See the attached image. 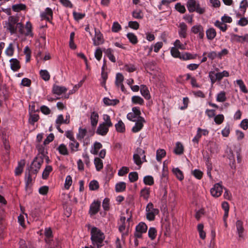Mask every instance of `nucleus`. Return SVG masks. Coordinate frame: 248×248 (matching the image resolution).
I'll use <instances>...</instances> for the list:
<instances>
[{"label":"nucleus","mask_w":248,"mask_h":248,"mask_svg":"<svg viewBox=\"0 0 248 248\" xmlns=\"http://www.w3.org/2000/svg\"><path fill=\"white\" fill-rule=\"evenodd\" d=\"M105 239L104 233L96 227L91 230V240L93 245H103Z\"/></svg>","instance_id":"obj_1"},{"label":"nucleus","mask_w":248,"mask_h":248,"mask_svg":"<svg viewBox=\"0 0 248 248\" xmlns=\"http://www.w3.org/2000/svg\"><path fill=\"white\" fill-rule=\"evenodd\" d=\"M186 6L189 12H196L199 14H203L205 9L200 6L199 2L196 0H188L186 3Z\"/></svg>","instance_id":"obj_2"},{"label":"nucleus","mask_w":248,"mask_h":248,"mask_svg":"<svg viewBox=\"0 0 248 248\" xmlns=\"http://www.w3.org/2000/svg\"><path fill=\"white\" fill-rule=\"evenodd\" d=\"M133 160L134 163L139 166H140L143 162H146L144 150L138 148L133 155Z\"/></svg>","instance_id":"obj_3"},{"label":"nucleus","mask_w":248,"mask_h":248,"mask_svg":"<svg viewBox=\"0 0 248 248\" xmlns=\"http://www.w3.org/2000/svg\"><path fill=\"white\" fill-rule=\"evenodd\" d=\"M141 112L140 108L134 107L132 108V112H129L127 115V118L133 122H137L139 120L144 121V119L140 116Z\"/></svg>","instance_id":"obj_4"},{"label":"nucleus","mask_w":248,"mask_h":248,"mask_svg":"<svg viewBox=\"0 0 248 248\" xmlns=\"http://www.w3.org/2000/svg\"><path fill=\"white\" fill-rule=\"evenodd\" d=\"M146 218L150 221L154 220L155 218V215L158 213V210L154 207V205L152 202H149L146 207Z\"/></svg>","instance_id":"obj_5"},{"label":"nucleus","mask_w":248,"mask_h":248,"mask_svg":"<svg viewBox=\"0 0 248 248\" xmlns=\"http://www.w3.org/2000/svg\"><path fill=\"white\" fill-rule=\"evenodd\" d=\"M170 52L173 57L175 58H180V59L184 60L193 59L195 58V56H193L192 54L188 53H186L181 55L178 49L175 47H172L171 48Z\"/></svg>","instance_id":"obj_6"},{"label":"nucleus","mask_w":248,"mask_h":248,"mask_svg":"<svg viewBox=\"0 0 248 248\" xmlns=\"http://www.w3.org/2000/svg\"><path fill=\"white\" fill-rule=\"evenodd\" d=\"M43 158L37 156L33 160L31 165V170L32 172L36 174L40 170L41 166L43 163Z\"/></svg>","instance_id":"obj_7"},{"label":"nucleus","mask_w":248,"mask_h":248,"mask_svg":"<svg viewBox=\"0 0 248 248\" xmlns=\"http://www.w3.org/2000/svg\"><path fill=\"white\" fill-rule=\"evenodd\" d=\"M147 230V226L143 222H140L136 227V232L135 236L136 238H141L142 234L146 232Z\"/></svg>","instance_id":"obj_8"},{"label":"nucleus","mask_w":248,"mask_h":248,"mask_svg":"<svg viewBox=\"0 0 248 248\" xmlns=\"http://www.w3.org/2000/svg\"><path fill=\"white\" fill-rule=\"evenodd\" d=\"M223 191V186L220 184V183H217L210 190V192L212 196L214 197H219Z\"/></svg>","instance_id":"obj_9"},{"label":"nucleus","mask_w":248,"mask_h":248,"mask_svg":"<svg viewBox=\"0 0 248 248\" xmlns=\"http://www.w3.org/2000/svg\"><path fill=\"white\" fill-rule=\"evenodd\" d=\"M93 45L98 46L104 42L103 35L98 30L95 29V37L93 38Z\"/></svg>","instance_id":"obj_10"},{"label":"nucleus","mask_w":248,"mask_h":248,"mask_svg":"<svg viewBox=\"0 0 248 248\" xmlns=\"http://www.w3.org/2000/svg\"><path fill=\"white\" fill-rule=\"evenodd\" d=\"M191 31L194 34H198V36L200 39H202L204 37V30L202 26L201 25L194 26L191 28Z\"/></svg>","instance_id":"obj_11"},{"label":"nucleus","mask_w":248,"mask_h":248,"mask_svg":"<svg viewBox=\"0 0 248 248\" xmlns=\"http://www.w3.org/2000/svg\"><path fill=\"white\" fill-rule=\"evenodd\" d=\"M108 126L104 125V124H101L98 127L96 132L98 135L105 136L108 132Z\"/></svg>","instance_id":"obj_12"},{"label":"nucleus","mask_w":248,"mask_h":248,"mask_svg":"<svg viewBox=\"0 0 248 248\" xmlns=\"http://www.w3.org/2000/svg\"><path fill=\"white\" fill-rule=\"evenodd\" d=\"M100 206V202H94L90 206V213L91 215H95L98 211Z\"/></svg>","instance_id":"obj_13"},{"label":"nucleus","mask_w":248,"mask_h":248,"mask_svg":"<svg viewBox=\"0 0 248 248\" xmlns=\"http://www.w3.org/2000/svg\"><path fill=\"white\" fill-rule=\"evenodd\" d=\"M67 89L63 86H60L58 85H54L52 89V92L54 94L61 95L62 93H65Z\"/></svg>","instance_id":"obj_14"},{"label":"nucleus","mask_w":248,"mask_h":248,"mask_svg":"<svg viewBox=\"0 0 248 248\" xmlns=\"http://www.w3.org/2000/svg\"><path fill=\"white\" fill-rule=\"evenodd\" d=\"M99 116L97 112L95 111H93L91 113L90 120H91V124L92 126L93 127H95L98 121Z\"/></svg>","instance_id":"obj_15"},{"label":"nucleus","mask_w":248,"mask_h":248,"mask_svg":"<svg viewBox=\"0 0 248 248\" xmlns=\"http://www.w3.org/2000/svg\"><path fill=\"white\" fill-rule=\"evenodd\" d=\"M140 93L146 99H149L150 95L147 87L144 85H141L140 88Z\"/></svg>","instance_id":"obj_16"},{"label":"nucleus","mask_w":248,"mask_h":248,"mask_svg":"<svg viewBox=\"0 0 248 248\" xmlns=\"http://www.w3.org/2000/svg\"><path fill=\"white\" fill-rule=\"evenodd\" d=\"M179 27L180 28V30L179 31V35L183 38H186V36L187 30L186 25L184 22L181 23Z\"/></svg>","instance_id":"obj_17"},{"label":"nucleus","mask_w":248,"mask_h":248,"mask_svg":"<svg viewBox=\"0 0 248 248\" xmlns=\"http://www.w3.org/2000/svg\"><path fill=\"white\" fill-rule=\"evenodd\" d=\"M45 145L43 144H38L36 146V149L38 152L37 156H39L40 158H44L46 157V151L45 148Z\"/></svg>","instance_id":"obj_18"},{"label":"nucleus","mask_w":248,"mask_h":248,"mask_svg":"<svg viewBox=\"0 0 248 248\" xmlns=\"http://www.w3.org/2000/svg\"><path fill=\"white\" fill-rule=\"evenodd\" d=\"M11 68L14 71H17L20 68V66L19 64V61L16 59H11L10 60Z\"/></svg>","instance_id":"obj_19"},{"label":"nucleus","mask_w":248,"mask_h":248,"mask_svg":"<svg viewBox=\"0 0 248 248\" xmlns=\"http://www.w3.org/2000/svg\"><path fill=\"white\" fill-rule=\"evenodd\" d=\"M135 122L136 124L132 129V131L134 133H137L140 131L142 128L143 126V123H145V121H141L140 120H139L138 121Z\"/></svg>","instance_id":"obj_20"},{"label":"nucleus","mask_w":248,"mask_h":248,"mask_svg":"<svg viewBox=\"0 0 248 248\" xmlns=\"http://www.w3.org/2000/svg\"><path fill=\"white\" fill-rule=\"evenodd\" d=\"M246 39L245 36H239L235 34L231 35V41L233 42H244Z\"/></svg>","instance_id":"obj_21"},{"label":"nucleus","mask_w":248,"mask_h":248,"mask_svg":"<svg viewBox=\"0 0 248 248\" xmlns=\"http://www.w3.org/2000/svg\"><path fill=\"white\" fill-rule=\"evenodd\" d=\"M236 227L239 237H242L244 231L242 222L240 220H237L236 222Z\"/></svg>","instance_id":"obj_22"},{"label":"nucleus","mask_w":248,"mask_h":248,"mask_svg":"<svg viewBox=\"0 0 248 248\" xmlns=\"http://www.w3.org/2000/svg\"><path fill=\"white\" fill-rule=\"evenodd\" d=\"M207 38L210 40H213L216 36V31L214 28H210L206 31Z\"/></svg>","instance_id":"obj_23"},{"label":"nucleus","mask_w":248,"mask_h":248,"mask_svg":"<svg viewBox=\"0 0 248 248\" xmlns=\"http://www.w3.org/2000/svg\"><path fill=\"white\" fill-rule=\"evenodd\" d=\"M103 102L106 105L114 106L117 104L119 101L118 99H110L108 98L105 97L103 99Z\"/></svg>","instance_id":"obj_24"},{"label":"nucleus","mask_w":248,"mask_h":248,"mask_svg":"<svg viewBox=\"0 0 248 248\" xmlns=\"http://www.w3.org/2000/svg\"><path fill=\"white\" fill-rule=\"evenodd\" d=\"M41 16L43 18H46L47 20H49L52 16V10L49 8H47L46 9L45 12L41 14Z\"/></svg>","instance_id":"obj_25"},{"label":"nucleus","mask_w":248,"mask_h":248,"mask_svg":"<svg viewBox=\"0 0 248 248\" xmlns=\"http://www.w3.org/2000/svg\"><path fill=\"white\" fill-rule=\"evenodd\" d=\"M94 163L97 170H100L103 167V164L102 160L98 157H96L94 160Z\"/></svg>","instance_id":"obj_26"},{"label":"nucleus","mask_w":248,"mask_h":248,"mask_svg":"<svg viewBox=\"0 0 248 248\" xmlns=\"http://www.w3.org/2000/svg\"><path fill=\"white\" fill-rule=\"evenodd\" d=\"M79 145V144L78 142L75 139H74L73 140H71V142L69 143V147L72 152H76L78 151Z\"/></svg>","instance_id":"obj_27"},{"label":"nucleus","mask_w":248,"mask_h":248,"mask_svg":"<svg viewBox=\"0 0 248 248\" xmlns=\"http://www.w3.org/2000/svg\"><path fill=\"white\" fill-rule=\"evenodd\" d=\"M215 25L223 32L226 31L227 29V25L222 21L217 20L215 23Z\"/></svg>","instance_id":"obj_28"},{"label":"nucleus","mask_w":248,"mask_h":248,"mask_svg":"<svg viewBox=\"0 0 248 248\" xmlns=\"http://www.w3.org/2000/svg\"><path fill=\"white\" fill-rule=\"evenodd\" d=\"M124 80V77L123 75L121 73H117L116 76L115 85L117 87L121 84H123V81Z\"/></svg>","instance_id":"obj_29"},{"label":"nucleus","mask_w":248,"mask_h":248,"mask_svg":"<svg viewBox=\"0 0 248 248\" xmlns=\"http://www.w3.org/2000/svg\"><path fill=\"white\" fill-rule=\"evenodd\" d=\"M183 151L184 147L183 145L179 142H177L174 150V153L177 155H181L183 153Z\"/></svg>","instance_id":"obj_30"},{"label":"nucleus","mask_w":248,"mask_h":248,"mask_svg":"<svg viewBox=\"0 0 248 248\" xmlns=\"http://www.w3.org/2000/svg\"><path fill=\"white\" fill-rule=\"evenodd\" d=\"M115 126L116 129L118 132L121 133L124 132L125 126L124 123L121 120L119 121Z\"/></svg>","instance_id":"obj_31"},{"label":"nucleus","mask_w":248,"mask_h":248,"mask_svg":"<svg viewBox=\"0 0 248 248\" xmlns=\"http://www.w3.org/2000/svg\"><path fill=\"white\" fill-rule=\"evenodd\" d=\"M45 234L46 236L45 240L46 243H50L52 236V231L50 228L45 229Z\"/></svg>","instance_id":"obj_32"},{"label":"nucleus","mask_w":248,"mask_h":248,"mask_svg":"<svg viewBox=\"0 0 248 248\" xmlns=\"http://www.w3.org/2000/svg\"><path fill=\"white\" fill-rule=\"evenodd\" d=\"M126 188V184L124 182H120L115 186V190L116 192H122L125 190Z\"/></svg>","instance_id":"obj_33"},{"label":"nucleus","mask_w":248,"mask_h":248,"mask_svg":"<svg viewBox=\"0 0 248 248\" xmlns=\"http://www.w3.org/2000/svg\"><path fill=\"white\" fill-rule=\"evenodd\" d=\"M227 99L226 93L224 91H221L218 93L217 96V101L219 102H225Z\"/></svg>","instance_id":"obj_34"},{"label":"nucleus","mask_w":248,"mask_h":248,"mask_svg":"<svg viewBox=\"0 0 248 248\" xmlns=\"http://www.w3.org/2000/svg\"><path fill=\"white\" fill-rule=\"evenodd\" d=\"M104 52L111 62H116L115 58L112 53V50L110 48L104 49Z\"/></svg>","instance_id":"obj_35"},{"label":"nucleus","mask_w":248,"mask_h":248,"mask_svg":"<svg viewBox=\"0 0 248 248\" xmlns=\"http://www.w3.org/2000/svg\"><path fill=\"white\" fill-rule=\"evenodd\" d=\"M87 134V130L85 128H79L78 133L77 135V138L78 140H81Z\"/></svg>","instance_id":"obj_36"},{"label":"nucleus","mask_w":248,"mask_h":248,"mask_svg":"<svg viewBox=\"0 0 248 248\" xmlns=\"http://www.w3.org/2000/svg\"><path fill=\"white\" fill-rule=\"evenodd\" d=\"M104 122L102 123V124H104L108 126V127H111L112 126V123L110 121V116L107 114H104L103 116Z\"/></svg>","instance_id":"obj_37"},{"label":"nucleus","mask_w":248,"mask_h":248,"mask_svg":"<svg viewBox=\"0 0 248 248\" xmlns=\"http://www.w3.org/2000/svg\"><path fill=\"white\" fill-rule=\"evenodd\" d=\"M52 170V168L51 166H49V165L46 166L43 172L42 178L44 179H46L48 177L50 172Z\"/></svg>","instance_id":"obj_38"},{"label":"nucleus","mask_w":248,"mask_h":248,"mask_svg":"<svg viewBox=\"0 0 248 248\" xmlns=\"http://www.w3.org/2000/svg\"><path fill=\"white\" fill-rule=\"evenodd\" d=\"M132 102L135 104L142 105L144 103L143 99L139 96H133L132 97Z\"/></svg>","instance_id":"obj_39"},{"label":"nucleus","mask_w":248,"mask_h":248,"mask_svg":"<svg viewBox=\"0 0 248 248\" xmlns=\"http://www.w3.org/2000/svg\"><path fill=\"white\" fill-rule=\"evenodd\" d=\"M41 78L45 81H48L50 79V75L46 70H41L40 71Z\"/></svg>","instance_id":"obj_40"},{"label":"nucleus","mask_w":248,"mask_h":248,"mask_svg":"<svg viewBox=\"0 0 248 248\" xmlns=\"http://www.w3.org/2000/svg\"><path fill=\"white\" fill-rule=\"evenodd\" d=\"M59 153L62 155H67L68 152L66 146L63 144H61L58 148Z\"/></svg>","instance_id":"obj_41"},{"label":"nucleus","mask_w":248,"mask_h":248,"mask_svg":"<svg viewBox=\"0 0 248 248\" xmlns=\"http://www.w3.org/2000/svg\"><path fill=\"white\" fill-rule=\"evenodd\" d=\"M166 155V152L163 149L157 150L156 151V159L157 161H160L162 158Z\"/></svg>","instance_id":"obj_42"},{"label":"nucleus","mask_w":248,"mask_h":248,"mask_svg":"<svg viewBox=\"0 0 248 248\" xmlns=\"http://www.w3.org/2000/svg\"><path fill=\"white\" fill-rule=\"evenodd\" d=\"M172 171L179 180H182L184 179L183 173L178 168L173 169Z\"/></svg>","instance_id":"obj_43"},{"label":"nucleus","mask_w":248,"mask_h":248,"mask_svg":"<svg viewBox=\"0 0 248 248\" xmlns=\"http://www.w3.org/2000/svg\"><path fill=\"white\" fill-rule=\"evenodd\" d=\"M47 244L48 245L49 248H60V242L57 239L55 241L51 239L50 243Z\"/></svg>","instance_id":"obj_44"},{"label":"nucleus","mask_w":248,"mask_h":248,"mask_svg":"<svg viewBox=\"0 0 248 248\" xmlns=\"http://www.w3.org/2000/svg\"><path fill=\"white\" fill-rule=\"evenodd\" d=\"M127 37L129 41L133 44H136L138 42L137 36L133 33H128L127 34Z\"/></svg>","instance_id":"obj_45"},{"label":"nucleus","mask_w":248,"mask_h":248,"mask_svg":"<svg viewBox=\"0 0 248 248\" xmlns=\"http://www.w3.org/2000/svg\"><path fill=\"white\" fill-rule=\"evenodd\" d=\"M102 147L101 143L98 142H95L94 143V149L93 150L91 151V153L93 155H97L98 153V151L100 149H101Z\"/></svg>","instance_id":"obj_46"},{"label":"nucleus","mask_w":248,"mask_h":248,"mask_svg":"<svg viewBox=\"0 0 248 248\" xmlns=\"http://www.w3.org/2000/svg\"><path fill=\"white\" fill-rule=\"evenodd\" d=\"M39 118V116L37 114L30 113V116L29 118V122L31 124H34L35 122L38 121Z\"/></svg>","instance_id":"obj_47"},{"label":"nucleus","mask_w":248,"mask_h":248,"mask_svg":"<svg viewBox=\"0 0 248 248\" xmlns=\"http://www.w3.org/2000/svg\"><path fill=\"white\" fill-rule=\"evenodd\" d=\"M237 84L239 86L241 91L244 93H247L248 90L244 83V82L241 79H238L236 80Z\"/></svg>","instance_id":"obj_48"},{"label":"nucleus","mask_w":248,"mask_h":248,"mask_svg":"<svg viewBox=\"0 0 248 248\" xmlns=\"http://www.w3.org/2000/svg\"><path fill=\"white\" fill-rule=\"evenodd\" d=\"M25 8L26 6L23 4H15L12 6V9L15 12H19L25 9Z\"/></svg>","instance_id":"obj_49"},{"label":"nucleus","mask_w":248,"mask_h":248,"mask_svg":"<svg viewBox=\"0 0 248 248\" xmlns=\"http://www.w3.org/2000/svg\"><path fill=\"white\" fill-rule=\"evenodd\" d=\"M150 194L149 188H144L141 190L140 195L144 199L147 200Z\"/></svg>","instance_id":"obj_50"},{"label":"nucleus","mask_w":248,"mask_h":248,"mask_svg":"<svg viewBox=\"0 0 248 248\" xmlns=\"http://www.w3.org/2000/svg\"><path fill=\"white\" fill-rule=\"evenodd\" d=\"M129 179L131 182L136 181L138 179V174L137 172H132L129 174Z\"/></svg>","instance_id":"obj_51"},{"label":"nucleus","mask_w":248,"mask_h":248,"mask_svg":"<svg viewBox=\"0 0 248 248\" xmlns=\"http://www.w3.org/2000/svg\"><path fill=\"white\" fill-rule=\"evenodd\" d=\"M14 48L12 43L10 44L5 50V54L8 56H12L14 54Z\"/></svg>","instance_id":"obj_52"},{"label":"nucleus","mask_w":248,"mask_h":248,"mask_svg":"<svg viewBox=\"0 0 248 248\" xmlns=\"http://www.w3.org/2000/svg\"><path fill=\"white\" fill-rule=\"evenodd\" d=\"M156 235V231L154 228H150L148 231L149 237L152 239H154Z\"/></svg>","instance_id":"obj_53"},{"label":"nucleus","mask_w":248,"mask_h":248,"mask_svg":"<svg viewBox=\"0 0 248 248\" xmlns=\"http://www.w3.org/2000/svg\"><path fill=\"white\" fill-rule=\"evenodd\" d=\"M144 183L147 185H152L154 184V179L151 176H146L143 179Z\"/></svg>","instance_id":"obj_54"},{"label":"nucleus","mask_w":248,"mask_h":248,"mask_svg":"<svg viewBox=\"0 0 248 248\" xmlns=\"http://www.w3.org/2000/svg\"><path fill=\"white\" fill-rule=\"evenodd\" d=\"M132 16L136 19H141L143 16L141 14V11L140 10H136L132 12Z\"/></svg>","instance_id":"obj_55"},{"label":"nucleus","mask_w":248,"mask_h":248,"mask_svg":"<svg viewBox=\"0 0 248 248\" xmlns=\"http://www.w3.org/2000/svg\"><path fill=\"white\" fill-rule=\"evenodd\" d=\"M192 174L197 179H201L203 175V173L199 170L196 169L192 171Z\"/></svg>","instance_id":"obj_56"},{"label":"nucleus","mask_w":248,"mask_h":248,"mask_svg":"<svg viewBox=\"0 0 248 248\" xmlns=\"http://www.w3.org/2000/svg\"><path fill=\"white\" fill-rule=\"evenodd\" d=\"M175 9L177 11L182 14L185 13L186 11L185 7L180 3H177L175 5Z\"/></svg>","instance_id":"obj_57"},{"label":"nucleus","mask_w":248,"mask_h":248,"mask_svg":"<svg viewBox=\"0 0 248 248\" xmlns=\"http://www.w3.org/2000/svg\"><path fill=\"white\" fill-rule=\"evenodd\" d=\"M7 30H8L12 34L15 33L16 31V28L15 24H12L7 22L5 23Z\"/></svg>","instance_id":"obj_58"},{"label":"nucleus","mask_w":248,"mask_h":248,"mask_svg":"<svg viewBox=\"0 0 248 248\" xmlns=\"http://www.w3.org/2000/svg\"><path fill=\"white\" fill-rule=\"evenodd\" d=\"M122 28L121 25L117 22H115L113 23L112 26V31L114 32H117L121 30Z\"/></svg>","instance_id":"obj_59"},{"label":"nucleus","mask_w":248,"mask_h":248,"mask_svg":"<svg viewBox=\"0 0 248 248\" xmlns=\"http://www.w3.org/2000/svg\"><path fill=\"white\" fill-rule=\"evenodd\" d=\"M90 189L94 190L97 189L99 187L98 183L95 180L92 181L89 184Z\"/></svg>","instance_id":"obj_60"},{"label":"nucleus","mask_w":248,"mask_h":248,"mask_svg":"<svg viewBox=\"0 0 248 248\" xmlns=\"http://www.w3.org/2000/svg\"><path fill=\"white\" fill-rule=\"evenodd\" d=\"M202 129L200 128H198L197 133L195 137L193 139L192 141L194 142L198 143L199 139L202 137Z\"/></svg>","instance_id":"obj_61"},{"label":"nucleus","mask_w":248,"mask_h":248,"mask_svg":"<svg viewBox=\"0 0 248 248\" xmlns=\"http://www.w3.org/2000/svg\"><path fill=\"white\" fill-rule=\"evenodd\" d=\"M224 120V116L222 114H218L215 117L214 121L216 124H221Z\"/></svg>","instance_id":"obj_62"},{"label":"nucleus","mask_w":248,"mask_h":248,"mask_svg":"<svg viewBox=\"0 0 248 248\" xmlns=\"http://www.w3.org/2000/svg\"><path fill=\"white\" fill-rule=\"evenodd\" d=\"M72 177L70 175H68L66 179L65 182V187L66 189H69L70 186L72 185Z\"/></svg>","instance_id":"obj_63"},{"label":"nucleus","mask_w":248,"mask_h":248,"mask_svg":"<svg viewBox=\"0 0 248 248\" xmlns=\"http://www.w3.org/2000/svg\"><path fill=\"white\" fill-rule=\"evenodd\" d=\"M129 171V169L128 168L126 167H123L118 172V175L119 176H124L125 174L127 173Z\"/></svg>","instance_id":"obj_64"}]
</instances>
